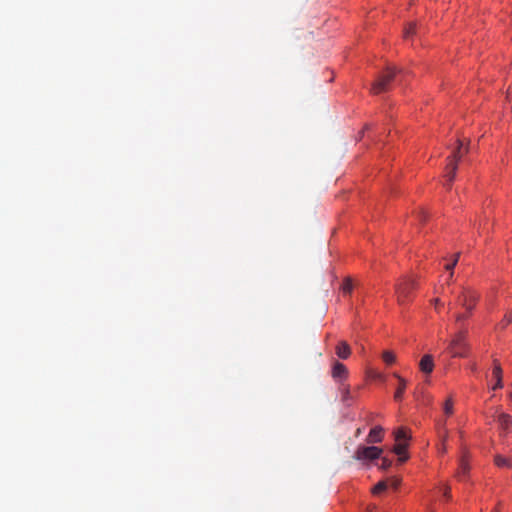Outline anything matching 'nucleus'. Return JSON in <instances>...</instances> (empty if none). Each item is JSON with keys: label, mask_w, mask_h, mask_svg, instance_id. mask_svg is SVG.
Listing matches in <instances>:
<instances>
[{"label": "nucleus", "mask_w": 512, "mask_h": 512, "mask_svg": "<svg viewBox=\"0 0 512 512\" xmlns=\"http://www.w3.org/2000/svg\"><path fill=\"white\" fill-rule=\"evenodd\" d=\"M468 331L464 327H460L459 331L452 338L449 351L453 357H465L468 350L467 343Z\"/></svg>", "instance_id": "f257e3e1"}, {"label": "nucleus", "mask_w": 512, "mask_h": 512, "mask_svg": "<svg viewBox=\"0 0 512 512\" xmlns=\"http://www.w3.org/2000/svg\"><path fill=\"white\" fill-rule=\"evenodd\" d=\"M396 74L397 69L395 67H388L372 85V92L374 94H379L387 91Z\"/></svg>", "instance_id": "f03ea898"}, {"label": "nucleus", "mask_w": 512, "mask_h": 512, "mask_svg": "<svg viewBox=\"0 0 512 512\" xmlns=\"http://www.w3.org/2000/svg\"><path fill=\"white\" fill-rule=\"evenodd\" d=\"M462 145H463L462 141L457 140V148L453 152L452 156L449 157V163L447 164V167H446V170H447L446 178H447V182H448L447 183L448 188L451 187V183L453 182V180L455 179V176H456L458 161L462 157V154H461Z\"/></svg>", "instance_id": "7ed1b4c3"}, {"label": "nucleus", "mask_w": 512, "mask_h": 512, "mask_svg": "<svg viewBox=\"0 0 512 512\" xmlns=\"http://www.w3.org/2000/svg\"><path fill=\"white\" fill-rule=\"evenodd\" d=\"M383 449L376 446H358L353 458L358 461H372L380 458Z\"/></svg>", "instance_id": "20e7f679"}, {"label": "nucleus", "mask_w": 512, "mask_h": 512, "mask_svg": "<svg viewBox=\"0 0 512 512\" xmlns=\"http://www.w3.org/2000/svg\"><path fill=\"white\" fill-rule=\"evenodd\" d=\"M415 288L414 280L410 278H404L400 283L396 285V294L398 303L403 305L410 300L411 293Z\"/></svg>", "instance_id": "39448f33"}, {"label": "nucleus", "mask_w": 512, "mask_h": 512, "mask_svg": "<svg viewBox=\"0 0 512 512\" xmlns=\"http://www.w3.org/2000/svg\"><path fill=\"white\" fill-rule=\"evenodd\" d=\"M477 301L478 295L471 290H463L457 297V303L469 313H472Z\"/></svg>", "instance_id": "423d86ee"}, {"label": "nucleus", "mask_w": 512, "mask_h": 512, "mask_svg": "<svg viewBox=\"0 0 512 512\" xmlns=\"http://www.w3.org/2000/svg\"><path fill=\"white\" fill-rule=\"evenodd\" d=\"M331 376L339 382V384L343 383L348 376V369L344 364L339 361H334L331 371Z\"/></svg>", "instance_id": "0eeeda50"}, {"label": "nucleus", "mask_w": 512, "mask_h": 512, "mask_svg": "<svg viewBox=\"0 0 512 512\" xmlns=\"http://www.w3.org/2000/svg\"><path fill=\"white\" fill-rule=\"evenodd\" d=\"M470 470L469 462H468V456L466 452H463L462 456L459 459V466L456 473V477L463 481L467 477Z\"/></svg>", "instance_id": "6e6552de"}, {"label": "nucleus", "mask_w": 512, "mask_h": 512, "mask_svg": "<svg viewBox=\"0 0 512 512\" xmlns=\"http://www.w3.org/2000/svg\"><path fill=\"white\" fill-rule=\"evenodd\" d=\"M384 437V429L381 426H375L372 428L366 438V442L369 444H375L382 442Z\"/></svg>", "instance_id": "1a4fd4ad"}, {"label": "nucleus", "mask_w": 512, "mask_h": 512, "mask_svg": "<svg viewBox=\"0 0 512 512\" xmlns=\"http://www.w3.org/2000/svg\"><path fill=\"white\" fill-rule=\"evenodd\" d=\"M419 368L425 374L432 373L434 369L433 357L429 354L424 355L419 362Z\"/></svg>", "instance_id": "9d476101"}, {"label": "nucleus", "mask_w": 512, "mask_h": 512, "mask_svg": "<svg viewBox=\"0 0 512 512\" xmlns=\"http://www.w3.org/2000/svg\"><path fill=\"white\" fill-rule=\"evenodd\" d=\"M492 376L495 379V385L492 387V389L496 390V389L502 388L503 387L502 368L497 360H494Z\"/></svg>", "instance_id": "9b49d317"}, {"label": "nucleus", "mask_w": 512, "mask_h": 512, "mask_svg": "<svg viewBox=\"0 0 512 512\" xmlns=\"http://www.w3.org/2000/svg\"><path fill=\"white\" fill-rule=\"evenodd\" d=\"M339 392H340V395H341V401L346 405V406H351L352 404V400H353V396L350 392V387L349 385L347 384H344V383H341L339 385Z\"/></svg>", "instance_id": "f8f14e48"}, {"label": "nucleus", "mask_w": 512, "mask_h": 512, "mask_svg": "<svg viewBox=\"0 0 512 512\" xmlns=\"http://www.w3.org/2000/svg\"><path fill=\"white\" fill-rule=\"evenodd\" d=\"M335 352L340 359L346 360L351 355V348L346 341H340Z\"/></svg>", "instance_id": "ddd939ff"}, {"label": "nucleus", "mask_w": 512, "mask_h": 512, "mask_svg": "<svg viewBox=\"0 0 512 512\" xmlns=\"http://www.w3.org/2000/svg\"><path fill=\"white\" fill-rule=\"evenodd\" d=\"M394 377L397 378L399 381V385L394 394V399L396 401H400L403 398V394H404L406 386H407V381L397 373H394Z\"/></svg>", "instance_id": "4468645a"}, {"label": "nucleus", "mask_w": 512, "mask_h": 512, "mask_svg": "<svg viewBox=\"0 0 512 512\" xmlns=\"http://www.w3.org/2000/svg\"><path fill=\"white\" fill-rule=\"evenodd\" d=\"M407 447L408 443L397 442L393 448L394 453L399 456L398 461L400 463H403L408 459V456L405 454Z\"/></svg>", "instance_id": "2eb2a0df"}, {"label": "nucleus", "mask_w": 512, "mask_h": 512, "mask_svg": "<svg viewBox=\"0 0 512 512\" xmlns=\"http://www.w3.org/2000/svg\"><path fill=\"white\" fill-rule=\"evenodd\" d=\"M498 423L502 429L508 431L510 427H512V417L508 414L501 413L498 416Z\"/></svg>", "instance_id": "dca6fc26"}, {"label": "nucleus", "mask_w": 512, "mask_h": 512, "mask_svg": "<svg viewBox=\"0 0 512 512\" xmlns=\"http://www.w3.org/2000/svg\"><path fill=\"white\" fill-rule=\"evenodd\" d=\"M394 434L396 442L407 443V441L410 439L407 430L403 427L398 428Z\"/></svg>", "instance_id": "f3484780"}, {"label": "nucleus", "mask_w": 512, "mask_h": 512, "mask_svg": "<svg viewBox=\"0 0 512 512\" xmlns=\"http://www.w3.org/2000/svg\"><path fill=\"white\" fill-rule=\"evenodd\" d=\"M494 462L498 467L512 468V460L501 455H496L494 458Z\"/></svg>", "instance_id": "a211bd4d"}, {"label": "nucleus", "mask_w": 512, "mask_h": 512, "mask_svg": "<svg viewBox=\"0 0 512 512\" xmlns=\"http://www.w3.org/2000/svg\"><path fill=\"white\" fill-rule=\"evenodd\" d=\"M417 33L416 23H410L405 29H404V38L409 39L412 37V35Z\"/></svg>", "instance_id": "6ab92c4d"}, {"label": "nucleus", "mask_w": 512, "mask_h": 512, "mask_svg": "<svg viewBox=\"0 0 512 512\" xmlns=\"http://www.w3.org/2000/svg\"><path fill=\"white\" fill-rule=\"evenodd\" d=\"M443 411L444 413L447 415V416H450L453 414V400L452 398H448L445 402H444V405H443Z\"/></svg>", "instance_id": "aec40b11"}, {"label": "nucleus", "mask_w": 512, "mask_h": 512, "mask_svg": "<svg viewBox=\"0 0 512 512\" xmlns=\"http://www.w3.org/2000/svg\"><path fill=\"white\" fill-rule=\"evenodd\" d=\"M438 426H439V434H440L441 440H442V442L446 443V441L448 439V430L445 427L446 422L444 421L443 423H439Z\"/></svg>", "instance_id": "412c9836"}, {"label": "nucleus", "mask_w": 512, "mask_h": 512, "mask_svg": "<svg viewBox=\"0 0 512 512\" xmlns=\"http://www.w3.org/2000/svg\"><path fill=\"white\" fill-rule=\"evenodd\" d=\"M382 358L385 363L387 364H393L396 360V356L391 351H384L382 354Z\"/></svg>", "instance_id": "4be33fe9"}, {"label": "nucleus", "mask_w": 512, "mask_h": 512, "mask_svg": "<svg viewBox=\"0 0 512 512\" xmlns=\"http://www.w3.org/2000/svg\"><path fill=\"white\" fill-rule=\"evenodd\" d=\"M471 313L465 312V313H457L455 315V321L457 324H461L465 319H467L470 316ZM462 327V325H459V328Z\"/></svg>", "instance_id": "5701e85b"}, {"label": "nucleus", "mask_w": 512, "mask_h": 512, "mask_svg": "<svg viewBox=\"0 0 512 512\" xmlns=\"http://www.w3.org/2000/svg\"><path fill=\"white\" fill-rule=\"evenodd\" d=\"M353 289V284H352V281L350 279H345L343 284H342V291L344 293H350Z\"/></svg>", "instance_id": "b1692460"}, {"label": "nucleus", "mask_w": 512, "mask_h": 512, "mask_svg": "<svg viewBox=\"0 0 512 512\" xmlns=\"http://www.w3.org/2000/svg\"><path fill=\"white\" fill-rule=\"evenodd\" d=\"M387 488V483L386 481H380L378 482L375 487L373 488V493L374 494H378L382 491H384L385 489Z\"/></svg>", "instance_id": "393cba45"}, {"label": "nucleus", "mask_w": 512, "mask_h": 512, "mask_svg": "<svg viewBox=\"0 0 512 512\" xmlns=\"http://www.w3.org/2000/svg\"><path fill=\"white\" fill-rule=\"evenodd\" d=\"M392 461L388 458H382L380 469L387 470L391 467Z\"/></svg>", "instance_id": "a878e982"}, {"label": "nucleus", "mask_w": 512, "mask_h": 512, "mask_svg": "<svg viewBox=\"0 0 512 512\" xmlns=\"http://www.w3.org/2000/svg\"><path fill=\"white\" fill-rule=\"evenodd\" d=\"M459 256H460V254H459V253H457V254L455 255L454 261H453L452 263L447 264V265L445 266L446 270H450V271H451V270L454 268V266L457 264V261H458Z\"/></svg>", "instance_id": "bb28decb"}, {"label": "nucleus", "mask_w": 512, "mask_h": 512, "mask_svg": "<svg viewBox=\"0 0 512 512\" xmlns=\"http://www.w3.org/2000/svg\"><path fill=\"white\" fill-rule=\"evenodd\" d=\"M443 495H444L447 499H450V498H451V494H450V487L446 486V487L444 488Z\"/></svg>", "instance_id": "cd10ccee"}, {"label": "nucleus", "mask_w": 512, "mask_h": 512, "mask_svg": "<svg viewBox=\"0 0 512 512\" xmlns=\"http://www.w3.org/2000/svg\"><path fill=\"white\" fill-rule=\"evenodd\" d=\"M400 484V480L399 479H392L391 480V485L394 487V488H397Z\"/></svg>", "instance_id": "c85d7f7f"}, {"label": "nucleus", "mask_w": 512, "mask_h": 512, "mask_svg": "<svg viewBox=\"0 0 512 512\" xmlns=\"http://www.w3.org/2000/svg\"><path fill=\"white\" fill-rule=\"evenodd\" d=\"M439 451L441 453H446V451H447L446 443H444V442L441 443V447L439 448Z\"/></svg>", "instance_id": "c756f323"}, {"label": "nucleus", "mask_w": 512, "mask_h": 512, "mask_svg": "<svg viewBox=\"0 0 512 512\" xmlns=\"http://www.w3.org/2000/svg\"><path fill=\"white\" fill-rule=\"evenodd\" d=\"M363 432V429L362 428H357L356 431H355V436L358 437L362 434Z\"/></svg>", "instance_id": "7c9ffc66"}, {"label": "nucleus", "mask_w": 512, "mask_h": 512, "mask_svg": "<svg viewBox=\"0 0 512 512\" xmlns=\"http://www.w3.org/2000/svg\"><path fill=\"white\" fill-rule=\"evenodd\" d=\"M367 512H379L375 506L367 509Z\"/></svg>", "instance_id": "2f4dec72"}, {"label": "nucleus", "mask_w": 512, "mask_h": 512, "mask_svg": "<svg viewBox=\"0 0 512 512\" xmlns=\"http://www.w3.org/2000/svg\"><path fill=\"white\" fill-rule=\"evenodd\" d=\"M436 307L441 304L440 300L437 298L434 300Z\"/></svg>", "instance_id": "473e14b6"}, {"label": "nucleus", "mask_w": 512, "mask_h": 512, "mask_svg": "<svg viewBox=\"0 0 512 512\" xmlns=\"http://www.w3.org/2000/svg\"><path fill=\"white\" fill-rule=\"evenodd\" d=\"M421 217H425V212H421Z\"/></svg>", "instance_id": "72a5a7b5"}, {"label": "nucleus", "mask_w": 512, "mask_h": 512, "mask_svg": "<svg viewBox=\"0 0 512 512\" xmlns=\"http://www.w3.org/2000/svg\"><path fill=\"white\" fill-rule=\"evenodd\" d=\"M494 512H496V511H494Z\"/></svg>", "instance_id": "f704fd0d"}]
</instances>
